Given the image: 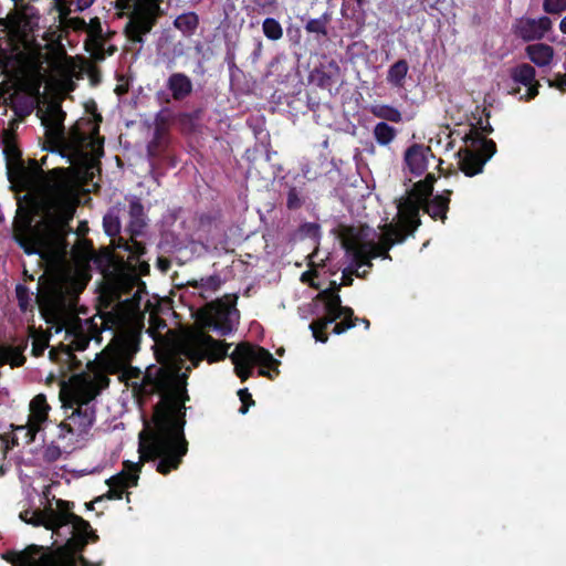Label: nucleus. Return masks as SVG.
Instances as JSON below:
<instances>
[{
  "mask_svg": "<svg viewBox=\"0 0 566 566\" xmlns=\"http://www.w3.org/2000/svg\"><path fill=\"white\" fill-rule=\"evenodd\" d=\"M137 397L159 395L154 407L153 426L146 424L138 434L139 462H124V469L111 476L109 482L128 489L136 486L144 462L157 461L156 471L163 475L177 470L188 452L185 437L187 377L167 367H150L140 382L132 385Z\"/></svg>",
  "mask_w": 566,
  "mask_h": 566,
  "instance_id": "nucleus-1",
  "label": "nucleus"
},
{
  "mask_svg": "<svg viewBox=\"0 0 566 566\" xmlns=\"http://www.w3.org/2000/svg\"><path fill=\"white\" fill-rule=\"evenodd\" d=\"M19 202L13 223V239L29 255L46 254L53 259H64L69 252L67 235L73 233L71 221L77 207V198L64 184L49 187L40 201L30 195Z\"/></svg>",
  "mask_w": 566,
  "mask_h": 566,
  "instance_id": "nucleus-2",
  "label": "nucleus"
},
{
  "mask_svg": "<svg viewBox=\"0 0 566 566\" xmlns=\"http://www.w3.org/2000/svg\"><path fill=\"white\" fill-rule=\"evenodd\" d=\"M230 344L217 340L205 332H197L187 336L181 343V353L198 367L202 360L209 364L223 360L228 357ZM234 365V373L242 382L253 375V367L259 366V375L274 379L279 374L281 361L273 357L266 348L248 342L239 343L229 355Z\"/></svg>",
  "mask_w": 566,
  "mask_h": 566,
  "instance_id": "nucleus-3",
  "label": "nucleus"
},
{
  "mask_svg": "<svg viewBox=\"0 0 566 566\" xmlns=\"http://www.w3.org/2000/svg\"><path fill=\"white\" fill-rule=\"evenodd\" d=\"M112 366L105 360L87 361L86 369L70 377L73 387V402L76 405L66 421L60 423L59 438L66 434L84 436L93 427L96 408L92 401L109 386Z\"/></svg>",
  "mask_w": 566,
  "mask_h": 566,
  "instance_id": "nucleus-4",
  "label": "nucleus"
},
{
  "mask_svg": "<svg viewBox=\"0 0 566 566\" xmlns=\"http://www.w3.org/2000/svg\"><path fill=\"white\" fill-rule=\"evenodd\" d=\"M84 285L70 275L48 280L35 295L41 315L48 324L60 333L65 327V321L77 304L78 295Z\"/></svg>",
  "mask_w": 566,
  "mask_h": 566,
  "instance_id": "nucleus-5",
  "label": "nucleus"
},
{
  "mask_svg": "<svg viewBox=\"0 0 566 566\" xmlns=\"http://www.w3.org/2000/svg\"><path fill=\"white\" fill-rule=\"evenodd\" d=\"M63 507L61 527L71 525V537L62 546L49 551L42 557V566H52L57 562L82 554L87 544L96 543L99 537L86 520L73 512L74 503L60 500Z\"/></svg>",
  "mask_w": 566,
  "mask_h": 566,
  "instance_id": "nucleus-6",
  "label": "nucleus"
},
{
  "mask_svg": "<svg viewBox=\"0 0 566 566\" xmlns=\"http://www.w3.org/2000/svg\"><path fill=\"white\" fill-rule=\"evenodd\" d=\"M463 140L467 146L458 151L459 168L465 176L473 177L483 171L484 165L496 153V144L482 137L476 129L470 130Z\"/></svg>",
  "mask_w": 566,
  "mask_h": 566,
  "instance_id": "nucleus-7",
  "label": "nucleus"
},
{
  "mask_svg": "<svg viewBox=\"0 0 566 566\" xmlns=\"http://www.w3.org/2000/svg\"><path fill=\"white\" fill-rule=\"evenodd\" d=\"M433 192V187H429L427 182L419 180L406 196L399 199L397 205L398 217L401 218V223L409 227V230L416 231L421 226L420 210L423 202L430 199Z\"/></svg>",
  "mask_w": 566,
  "mask_h": 566,
  "instance_id": "nucleus-8",
  "label": "nucleus"
},
{
  "mask_svg": "<svg viewBox=\"0 0 566 566\" xmlns=\"http://www.w3.org/2000/svg\"><path fill=\"white\" fill-rule=\"evenodd\" d=\"M66 338H70L69 344H60L56 347H51L49 350V358L60 365L62 374L80 370L82 361L76 357L75 352H82L90 345V338L82 333H72L66 329Z\"/></svg>",
  "mask_w": 566,
  "mask_h": 566,
  "instance_id": "nucleus-9",
  "label": "nucleus"
},
{
  "mask_svg": "<svg viewBox=\"0 0 566 566\" xmlns=\"http://www.w3.org/2000/svg\"><path fill=\"white\" fill-rule=\"evenodd\" d=\"M3 154L7 160V175L9 181L27 189L32 184V176L24 165L22 153L13 137L6 136Z\"/></svg>",
  "mask_w": 566,
  "mask_h": 566,
  "instance_id": "nucleus-10",
  "label": "nucleus"
},
{
  "mask_svg": "<svg viewBox=\"0 0 566 566\" xmlns=\"http://www.w3.org/2000/svg\"><path fill=\"white\" fill-rule=\"evenodd\" d=\"M325 316L314 319L310 324V329L313 333V337L316 342L326 343L328 335L326 333L327 327L335 323L342 315L353 316V308L349 306L342 305V298L339 293H336L332 298L324 305Z\"/></svg>",
  "mask_w": 566,
  "mask_h": 566,
  "instance_id": "nucleus-11",
  "label": "nucleus"
},
{
  "mask_svg": "<svg viewBox=\"0 0 566 566\" xmlns=\"http://www.w3.org/2000/svg\"><path fill=\"white\" fill-rule=\"evenodd\" d=\"M510 77L515 84L526 87V93L520 99L530 102L538 95L541 84L536 80V70L531 64L521 63L512 67Z\"/></svg>",
  "mask_w": 566,
  "mask_h": 566,
  "instance_id": "nucleus-12",
  "label": "nucleus"
},
{
  "mask_svg": "<svg viewBox=\"0 0 566 566\" xmlns=\"http://www.w3.org/2000/svg\"><path fill=\"white\" fill-rule=\"evenodd\" d=\"M551 28L552 21L546 15L538 19L523 18L515 25V34L530 42L543 39Z\"/></svg>",
  "mask_w": 566,
  "mask_h": 566,
  "instance_id": "nucleus-13",
  "label": "nucleus"
},
{
  "mask_svg": "<svg viewBox=\"0 0 566 566\" xmlns=\"http://www.w3.org/2000/svg\"><path fill=\"white\" fill-rule=\"evenodd\" d=\"M51 407L48 403L44 394H38L30 402V416L28 421L29 441H34L36 433L42 429V424L48 420Z\"/></svg>",
  "mask_w": 566,
  "mask_h": 566,
  "instance_id": "nucleus-14",
  "label": "nucleus"
},
{
  "mask_svg": "<svg viewBox=\"0 0 566 566\" xmlns=\"http://www.w3.org/2000/svg\"><path fill=\"white\" fill-rule=\"evenodd\" d=\"M49 551L40 545L31 544L22 551H8L2 558L15 566H42V557Z\"/></svg>",
  "mask_w": 566,
  "mask_h": 566,
  "instance_id": "nucleus-15",
  "label": "nucleus"
},
{
  "mask_svg": "<svg viewBox=\"0 0 566 566\" xmlns=\"http://www.w3.org/2000/svg\"><path fill=\"white\" fill-rule=\"evenodd\" d=\"M66 113L60 103H51L46 107L42 124L45 126L46 136L53 140H62L65 135L64 120Z\"/></svg>",
  "mask_w": 566,
  "mask_h": 566,
  "instance_id": "nucleus-16",
  "label": "nucleus"
},
{
  "mask_svg": "<svg viewBox=\"0 0 566 566\" xmlns=\"http://www.w3.org/2000/svg\"><path fill=\"white\" fill-rule=\"evenodd\" d=\"M382 234L379 239V244L382 247L385 260H391L389 250L398 243H402L408 235H412L415 231L409 230V227L401 223V218L398 217L397 223H386L381 227Z\"/></svg>",
  "mask_w": 566,
  "mask_h": 566,
  "instance_id": "nucleus-17",
  "label": "nucleus"
},
{
  "mask_svg": "<svg viewBox=\"0 0 566 566\" xmlns=\"http://www.w3.org/2000/svg\"><path fill=\"white\" fill-rule=\"evenodd\" d=\"M434 157L430 146L423 144H412L405 151V164L411 174L422 175L428 167V158Z\"/></svg>",
  "mask_w": 566,
  "mask_h": 566,
  "instance_id": "nucleus-18",
  "label": "nucleus"
},
{
  "mask_svg": "<svg viewBox=\"0 0 566 566\" xmlns=\"http://www.w3.org/2000/svg\"><path fill=\"white\" fill-rule=\"evenodd\" d=\"M370 229L368 226H340L338 238L342 247L346 252L361 248L369 237Z\"/></svg>",
  "mask_w": 566,
  "mask_h": 566,
  "instance_id": "nucleus-19",
  "label": "nucleus"
},
{
  "mask_svg": "<svg viewBox=\"0 0 566 566\" xmlns=\"http://www.w3.org/2000/svg\"><path fill=\"white\" fill-rule=\"evenodd\" d=\"M60 500H56V507L53 509L51 506L45 507L44 510L33 511L31 514L29 524L34 526H44L48 530L56 531L61 528V520L63 515V507L60 505Z\"/></svg>",
  "mask_w": 566,
  "mask_h": 566,
  "instance_id": "nucleus-20",
  "label": "nucleus"
},
{
  "mask_svg": "<svg viewBox=\"0 0 566 566\" xmlns=\"http://www.w3.org/2000/svg\"><path fill=\"white\" fill-rule=\"evenodd\" d=\"M451 195L452 190H443L442 193L431 197L428 201L426 200L421 206V210L428 213L431 219L444 223L449 211Z\"/></svg>",
  "mask_w": 566,
  "mask_h": 566,
  "instance_id": "nucleus-21",
  "label": "nucleus"
},
{
  "mask_svg": "<svg viewBox=\"0 0 566 566\" xmlns=\"http://www.w3.org/2000/svg\"><path fill=\"white\" fill-rule=\"evenodd\" d=\"M339 66L336 61L331 60L327 64L316 66L310 74L311 81L321 88L331 91L339 74Z\"/></svg>",
  "mask_w": 566,
  "mask_h": 566,
  "instance_id": "nucleus-22",
  "label": "nucleus"
},
{
  "mask_svg": "<svg viewBox=\"0 0 566 566\" xmlns=\"http://www.w3.org/2000/svg\"><path fill=\"white\" fill-rule=\"evenodd\" d=\"M29 338H21L14 346H0V367L9 364L11 367H21L27 358L24 350L28 348Z\"/></svg>",
  "mask_w": 566,
  "mask_h": 566,
  "instance_id": "nucleus-23",
  "label": "nucleus"
},
{
  "mask_svg": "<svg viewBox=\"0 0 566 566\" xmlns=\"http://www.w3.org/2000/svg\"><path fill=\"white\" fill-rule=\"evenodd\" d=\"M166 86L175 101H182L192 93V82L185 73L176 72L170 74Z\"/></svg>",
  "mask_w": 566,
  "mask_h": 566,
  "instance_id": "nucleus-24",
  "label": "nucleus"
},
{
  "mask_svg": "<svg viewBox=\"0 0 566 566\" xmlns=\"http://www.w3.org/2000/svg\"><path fill=\"white\" fill-rule=\"evenodd\" d=\"M525 54L536 66L545 67L553 62L555 51L546 43H534L525 48Z\"/></svg>",
  "mask_w": 566,
  "mask_h": 566,
  "instance_id": "nucleus-25",
  "label": "nucleus"
},
{
  "mask_svg": "<svg viewBox=\"0 0 566 566\" xmlns=\"http://www.w3.org/2000/svg\"><path fill=\"white\" fill-rule=\"evenodd\" d=\"M332 21V13L325 11L321 17L308 19L304 24V29L307 33L315 34L317 41L327 39L328 36V24Z\"/></svg>",
  "mask_w": 566,
  "mask_h": 566,
  "instance_id": "nucleus-26",
  "label": "nucleus"
},
{
  "mask_svg": "<svg viewBox=\"0 0 566 566\" xmlns=\"http://www.w3.org/2000/svg\"><path fill=\"white\" fill-rule=\"evenodd\" d=\"M124 211V208L119 205L113 206L109 208L107 213L103 218V228L105 233L108 237L115 238L120 233L122 224H120V213Z\"/></svg>",
  "mask_w": 566,
  "mask_h": 566,
  "instance_id": "nucleus-27",
  "label": "nucleus"
},
{
  "mask_svg": "<svg viewBox=\"0 0 566 566\" xmlns=\"http://www.w3.org/2000/svg\"><path fill=\"white\" fill-rule=\"evenodd\" d=\"M129 229L133 234L140 233L146 226L144 206L138 198H133L129 202Z\"/></svg>",
  "mask_w": 566,
  "mask_h": 566,
  "instance_id": "nucleus-28",
  "label": "nucleus"
},
{
  "mask_svg": "<svg viewBox=\"0 0 566 566\" xmlns=\"http://www.w3.org/2000/svg\"><path fill=\"white\" fill-rule=\"evenodd\" d=\"M174 27L185 36H191L199 27V15L193 11L181 13L174 20Z\"/></svg>",
  "mask_w": 566,
  "mask_h": 566,
  "instance_id": "nucleus-29",
  "label": "nucleus"
},
{
  "mask_svg": "<svg viewBox=\"0 0 566 566\" xmlns=\"http://www.w3.org/2000/svg\"><path fill=\"white\" fill-rule=\"evenodd\" d=\"M408 70L409 65L406 60L400 59L396 61L392 65H390L387 72V82L395 87H402Z\"/></svg>",
  "mask_w": 566,
  "mask_h": 566,
  "instance_id": "nucleus-30",
  "label": "nucleus"
},
{
  "mask_svg": "<svg viewBox=\"0 0 566 566\" xmlns=\"http://www.w3.org/2000/svg\"><path fill=\"white\" fill-rule=\"evenodd\" d=\"M205 326L220 333L226 336L232 332V323L226 312H218L216 316L208 317L205 322Z\"/></svg>",
  "mask_w": 566,
  "mask_h": 566,
  "instance_id": "nucleus-31",
  "label": "nucleus"
},
{
  "mask_svg": "<svg viewBox=\"0 0 566 566\" xmlns=\"http://www.w3.org/2000/svg\"><path fill=\"white\" fill-rule=\"evenodd\" d=\"M374 138L380 146L389 145L397 135V130L386 122H379L374 127Z\"/></svg>",
  "mask_w": 566,
  "mask_h": 566,
  "instance_id": "nucleus-32",
  "label": "nucleus"
},
{
  "mask_svg": "<svg viewBox=\"0 0 566 566\" xmlns=\"http://www.w3.org/2000/svg\"><path fill=\"white\" fill-rule=\"evenodd\" d=\"M370 112L375 117L384 120L392 123H400L402 120L401 112L391 105H374Z\"/></svg>",
  "mask_w": 566,
  "mask_h": 566,
  "instance_id": "nucleus-33",
  "label": "nucleus"
},
{
  "mask_svg": "<svg viewBox=\"0 0 566 566\" xmlns=\"http://www.w3.org/2000/svg\"><path fill=\"white\" fill-rule=\"evenodd\" d=\"M30 337H32V349L31 354L34 357H40L44 354V350L49 347V336L40 333L38 334L35 328L29 327Z\"/></svg>",
  "mask_w": 566,
  "mask_h": 566,
  "instance_id": "nucleus-34",
  "label": "nucleus"
},
{
  "mask_svg": "<svg viewBox=\"0 0 566 566\" xmlns=\"http://www.w3.org/2000/svg\"><path fill=\"white\" fill-rule=\"evenodd\" d=\"M346 253L352 256V265L350 266H353L354 269H357V271H359V269L364 265H366L368 268H373V263H371L373 259L369 258V252H367V249L365 248L364 244L361 248L352 250Z\"/></svg>",
  "mask_w": 566,
  "mask_h": 566,
  "instance_id": "nucleus-35",
  "label": "nucleus"
},
{
  "mask_svg": "<svg viewBox=\"0 0 566 566\" xmlns=\"http://www.w3.org/2000/svg\"><path fill=\"white\" fill-rule=\"evenodd\" d=\"M262 31L264 35L272 41H277L283 36V29L277 20L274 18H266L262 23Z\"/></svg>",
  "mask_w": 566,
  "mask_h": 566,
  "instance_id": "nucleus-36",
  "label": "nucleus"
},
{
  "mask_svg": "<svg viewBox=\"0 0 566 566\" xmlns=\"http://www.w3.org/2000/svg\"><path fill=\"white\" fill-rule=\"evenodd\" d=\"M32 295L33 293L30 292V290L25 285L18 284L15 286V297L18 301V306L21 312L25 313L27 311L32 308Z\"/></svg>",
  "mask_w": 566,
  "mask_h": 566,
  "instance_id": "nucleus-37",
  "label": "nucleus"
},
{
  "mask_svg": "<svg viewBox=\"0 0 566 566\" xmlns=\"http://www.w3.org/2000/svg\"><path fill=\"white\" fill-rule=\"evenodd\" d=\"M339 319H340V322L333 323L334 324L333 333L336 335H340V334L347 332L348 329L355 327L357 324L358 317L355 316L354 314H353V316L342 315Z\"/></svg>",
  "mask_w": 566,
  "mask_h": 566,
  "instance_id": "nucleus-38",
  "label": "nucleus"
},
{
  "mask_svg": "<svg viewBox=\"0 0 566 566\" xmlns=\"http://www.w3.org/2000/svg\"><path fill=\"white\" fill-rule=\"evenodd\" d=\"M103 562L92 563L87 558L83 556V554H78L71 558L57 562L52 566H102Z\"/></svg>",
  "mask_w": 566,
  "mask_h": 566,
  "instance_id": "nucleus-39",
  "label": "nucleus"
},
{
  "mask_svg": "<svg viewBox=\"0 0 566 566\" xmlns=\"http://www.w3.org/2000/svg\"><path fill=\"white\" fill-rule=\"evenodd\" d=\"M304 203L303 198L296 187H291L286 195V208L289 210H297Z\"/></svg>",
  "mask_w": 566,
  "mask_h": 566,
  "instance_id": "nucleus-40",
  "label": "nucleus"
},
{
  "mask_svg": "<svg viewBox=\"0 0 566 566\" xmlns=\"http://www.w3.org/2000/svg\"><path fill=\"white\" fill-rule=\"evenodd\" d=\"M238 396L241 401V407L239 412L241 415H245L249 411V408L253 406L255 402L252 398V395L249 392L248 388H242L238 390Z\"/></svg>",
  "mask_w": 566,
  "mask_h": 566,
  "instance_id": "nucleus-41",
  "label": "nucleus"
},
{
  "mask_svg": "<svg viewBox=\"0 0 566 566\" xmlns=\"http://www.w3.org/2000/svg\"><path fill=\"white\" fill-rule=\"evenodd\" d=\"M543 8L549 14H559L566 10V0H544Z\"/></svg>",
  "mask_w": 566,
  "mask_h": 566,
  "instance_id": "nucleus-42",
  "label": "nucleus"
},
{
  "mask_svg": "<svg viewBox=\"0 0 566 566\" xmlns=\"http://www.w3.org/2000/svg\"><path fill=\"white\" fill-rule=\"evenodd\" d=\"M135 247V251H134V254H136L137 256V262H138V273L140 275H148L149 274V271H150V266L149 264L146 262V261H140L139 258L145 254L146 252V249L145 247L142 244V243H138L136 242L134 244Z\"/></svg>",
  "mask_w": 566,
  "mask_h": 566,
  "instance_id": "nucleus-43",
  "label": "nucleus"
},
{
  "mask_svg": "<svg viewBox=\"0 0 566 566\" xmlns=\"http://www.w3.org/2000/svg\"><path fill=\"white\" fill-rule=\"evenodd\" d=\"M132 20L136 24L143 36L149 33L154 25V20L147 15H139Z\"/></svg>",
  "mask_w": 566,
  "mask_h": 566,
  "instance_id": "nucleus-44",
  "label": "nucleus"
},
{
  "mask_svg": "<svg viewBox=\"0 0 566 566\" xmlns=\"http://www.w3.org/2000/svg\"><path fill=\"white\" fill-rule=\"evenodd\" d=\"M365 271L360 273L359 271H357V269H354L353 266L349 265L343 270L340 283L343 284V286H350L353 285L354 282V275H356L357 277H365Z\"/></svg>",
  "mask_w": 566,
  "mask_h": 566,
  "instance_id": "nucleus-45",
  "label": "nucleus"
},
{
  "mask_svg": "<svg viewBox=\"0 0 566 566\" xmlns=\"http://www.w3.org/2000/svg\"><path fill=\"white\" fill-rule=\"evenodd\" d=\"M86 31L95 40H103V29L101 21L97 17L91 19L90 23L86 27Z\"/></svg>",
  "mask_w": 566,
  "mask_h": 566,
  "instance_id": "nucleus-46",
  "label": "nucleus"
},
{
  "mask_svg": "<svg viewBox=\"0 0 566 566\" xmlns=\"http://www.w3.org/2000/svg\"><path fill=\"white\" fill-rule=\"evenodd\" d=\"M166 128L163 125L157 124L154 133V139L148 145V153L153 154L154 148L161 145L165 136H166Z\"/></svg>",
  "mask_w": 566,
  "mask_h": 566,
  "instance_id": "nucleus-47",
  "label": "nucleus"
},
{
  "mask_svg": "<svg viewBox=\"0 0 566 566\" xmlns=\"http://www.w3.org/2000/svg\"><path fill=\"white\" fill-rule=\"evenodd\" d=\"M198 285L207 291L216 292L221 286V279L218 275H210L206 279H201L200 284H195V286Z\"/></svg>",
  "mask_w": 566,
  "mask_h": 566,
  "instance_id": "nucleus-48",
  "label": "nucleus"
},
{
  "mask_svg": "<svg viewBox=\"0 0 566 566\" xmlns=\"http://www.w3.org/2000/svg\"><path fill=\"white\" fill-rule=\"evenodd\" d=\"M106 483L108 484L109 489L103 496H101L102 500L104 497L108 500H122L126 489L115 485V483L109 482V480H107Z\"/></svg>",
  "mask_w": 566,
  "mask_h": 566,
  "instance_id": "nucleus-49",
  "label": "nucleus"
},
{
  "mask_svg": "<svg viewBox=\"0 0 566 566\" xmlns=\"http://www.w3.org/2000/svg\"><path fill=\"white\" fill-rule=\"evenodd\" d=\"M125 33L129 41L134 43H143L144 39L136 24L130 20L125 27Z\"/></svg>",
  "mask_w": 566,
  "mask_h": 566,
  "instance_id": "nucleus-50",
  "label": "nucleus"
},
{
  "mask_svg": "<svg viewBox=\"0 0 566 566\" xmlns=\"http://www.w3.org/2000/svg\"><path fill=\"white\" fill-rule=\"evenodd\" d=\"M364 245L367 249V252H369V258H371L373 260L377 258L385 259L382 247L378 242H375L374 240H368L365 242Z\"/></svg>",
  "mask_w": 566,
  "mask_h": 566,
  "instance_id": "nucleus-51",
  "label": "nucleus"
},
{
  "mask_svg": "<svg viewBox=\"0 0 566 566\" xmlns=\"http://www.w3.org/2000/svg\"><path fill=\"white\" fill-rule=\"evenodd\" d=\"M61 455H62L61 448L55 444H50V446L45 447V449L43 451V459L46 462H55L61 458Z\"/></svg>",
  "mask_w": 566,
  "mask_h": 566,
  "instance_id": "nucleus-52",
  "label": "nucleus"
},
{
  "mask_svg": "<svg viewBox=\"0 0 566 566\" xmlns=\"http://www.w3.org/2000/svg\"><path fill=\"white\" fill-rule=\"evenodd\" d=\"M547 84L549 87L566 92V73H557L553 80H547Z\"/></svg>",
  "mask_w": 566,
  "mask_h": 566,
  "instance_id": "nucleus-53",
  "label": "nucleus"
},
{
  "mask_svg": "<svg viewBox=\"0 0 566 566\" xmlns=\"http://www.w3.org/2000/svg\"><path fill=\"white\" fill-rule=\"evenodd\" d=\"M317 275H318L317 271L308 270V271H305L304 273H302L301 281L303 283L308 284L311 287H313L315 290H319L321 285L318 283L314 282V279L317 277Z\"/></svg>",
  "mask_w": 566,
  "mask_h": 566,
  "instance_id": "nucleus-54",
  "label": "nucleus"
},
{
  "mask_svg": "<svg viewBox=\"0 0 566 566\" xmlns=\"http://www.w3.org/2000/svg\"><path fill=\"white\" fill-rule=\"evenodd\" d=\"M253 3L263 12H272L277 4V0H253Z\"/></svg>",
  "mask_w": 566,
  "mask_h": 566,
  "instance_id": "nucleus-55",
  "label": "nucleus"
},
{
  "mask_svg": "<svg viewBox=\"0 0 566 566\" xmlns=\"http://www.w3.org/2000/svg\"><path fill=\"white\" fill-rule=\"evenodd\" d=\"M475 129L481 134L482 137H485V135L493 133V127L491 126L489 120H486V124L484 125L482 117L478 119V122L472 126L470 130Z\"/></svg>",
  "mask_w": 566,
  "mask_h": 566,
  "instance_id": "nucleus-56",
  "label": "nucleus"
},
{
  "mask_svg": "<svg viewBox=\"0 0 566 566\" xmlns=\"http://www.w3.org/2000/svg\"><path fill=\"white\" fill-rule=\"evenodd\" d=\"M335 294H336V292H332L327 289H325V290L319 289V293L317 294L316 300L322 302L325 305L332 298V296H334Z\"/></svg>",
  "mask_w": 566,
  "mask_h": 566,
  "instance_id": "nucleus-57",
  "label": "nucleus"
},
{
  "mask_svg": "<svg viewBox=\"0 0 566 566\" xmlns=\"http://www.w3.org/2000/svg\"><path fill=\"white\" fill-rule=\"evenodd\" d=\"M30 170V174L32 176V181L35 179L36 176L41 175L43 172L41 166L35 159L30 160V166L27 167Z\"/></svg>",
  "mask_w": 566,
  "mask_h": 566,
  "instance_id": "nucleus-58",
  "label": "nucleus"
},
{
  "mask_svg": "<svg viewBox=\"0 0 566 566\" xmlns=\"http://www.w3.org/2000/svg\"><path fill=\"white\" fill-rule=\"evenodd\" d=\"M201 115H202V111L200 108L195 109L191 113H184V120L195 122V124H196L197 122H199L201 119Z\"/></svg>",
  "mask_w": 566,
  "mask_h": 566,
  "instance_id": "nucleus-59",
  "label": "nucleus"
},
{
  "mask_svg": "<svg viewBox=\"0 0 566 566\" xmlns=\"http://www.w3.org/2000/svg\"><path fill=\"white\" fill-rule=\"evenodd\" d=\"M70 22L74 29L86 31L87 23L85 22V20L83 18L75 17V18H72L70 20Z\"/></svg>",
  "mask_w": 566,
  "mask_h": 566,
  "instance_id": "nucleus-60",
  "label": "nucleus"
},
{
  "mask_svg": "<svg viewBox=\"0 0 566 566\" xmlns=\"http://www.w3.org/2000/svg\"><path fill=\"white\" fill-rule=\"evenodd\" d=\"M178 123L182 129L192 130L195 128V122L184 120V113L178 116Z\"/></svg>",
  "mask_w": 566,
  "mask_h": 566,
  "instance_id": "nucleus-61",
  "label": "nucleus"
},
{
  "mask_svg": "<svg viewBox=\"0 0 566 566\" xmlns=\"http://www.w3.org/2000/svg\"><path fill=\"white\" fill-rule=\"evenodd\" d=\"M43 38L50 43H56L60 39V34L57 33V30L46 31Z\"/></svg>",
  "mask_w": 566,
  "mask_h": 566,
  "instance_id": "nucleus-62",
  "label": "nucleus"
},
{
  "mask_svg": "<svg viewBox=\"0 0 566 566\" xmlns=\"http://www.w3.org/2000/svg\"><path fill=\"white\" fill-rule=\"evenodd\" d=\"M88 232V224L86 221H80V224L76 230V234L78 237H84Z\"/></svg>",
  "mask_w": 566,
  "mask_h": 566,
  "instance_id": "nucleus-63",
  "label": "nucleus"
},
{
  "mask_svg": "<svg viewBox=\"0 0 566 566\" xmlns=\"http://www.w3.org/2000/svg\"><path fill=\"white\" fill-rule=\"evenodd\" d=\"M158 266L161 271L166 272L170 268V262L168 259L159 258L158 259Z\"/></svg>",
  "mask_w": 566,
  "mask_h": 566,
  "instance_id": "nucleus-64",
  "label": "nucleus"
}]
</instances>
